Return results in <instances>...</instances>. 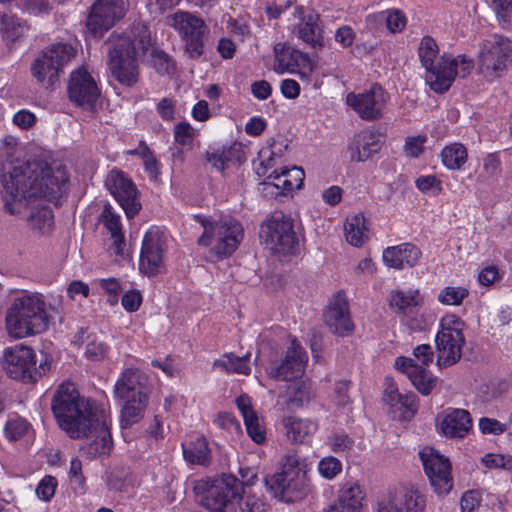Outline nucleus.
<instances>
[{"label":"nucleus","instance_id":"1","mask_svg":"<svg viewBox=\"0 0 512 512\" xmlns=\"http://www.w3.org/2000/svg\"><path fill=\"white\" fill-rule=\"evenodd\" d=\"M51 409L59 427L69 437L90 440L81 450L90 458L108 455L113 441L107 422L100 418L98 411L81 398L75 385L67 382L58 386L54 393Z\"/></svg>","mask_w":512,"mask_h":512},{"label":"nucleus","instance_id":"2","mask_svg":"<svg viewBox=\"0 0 512 512\" xmlns=\"http://www.w3.org/2000/svg\"><path fill=\"white\" fill-rule=\"evenodd\" d=\"M69 176L65 167L56 169L42 162L14 166L2 176L5 209L12 215L21 212L28 199L45 198L58 205L67 191Z\"/></svg>","mask_w":512,"mask_h":512},{"label":"nucleus","instance_id":"3","mask_svg":"<svg viewBox=\"0 0 512 512\" xmlns=\"http://www.w3.org/2000/svg\"><path fill=\"white\" fill-rule=\"evenodd\" d=\"M439 56V47L430 36L421 39L418 57L425 69V82L436 93L449 90L457 76L467 77L475 67L474 60L464 54Z\"/></svg>","mask_w":512,"mask_h":512},{"label":"nucleus","instance_id":"4","mask_svg":"<svg viewBox=\"0 0 512 512\" xmlns=\"http://www.w3.org/2000/svg\"><path fill=\"white\" fill-rule=\"evenodd\" d=\"M5 322L8 335L14 339L40 334L48 327L45 302L37 294L16 297L7 310Z\"/></svg>","mask_w":512,"mask_h":512},{"label":"nucleus","instance_id":"5","mask_svg":"<svg viewBox=\"0 0 512 512\" xmlns=\"http://www.w3.org/2000/svg\"><path fill=\"white\" fill-rule=\"evenodd\" d=\"M195 219L203 227V233L197 240L198 245L209 247L210 254L217 259L230 257L244 238L242 224L232 216L215 219L196 215Z\"/></svg>","mask_w":512,"mask_h":512},{"label":"nucleus","instance_id":"6","mask_svg":"<svg viewBox=\"0 0 512 512\" xmlns=\"http://www.w3.org/2000/svg\"><path fill=\"white\" fill-rule=\"evenodd\" d=\"M199 502L211 512H230L242 499L244 487L233 475L200 480L194 487Z\"/></svg>","mask_w":512,"mask_h":512},{"label":"nucleus","instance_id":"7","mask_svg":"<svg viewBox=\"0 0 512 512\" xmlns=\"http://www.w3.org/2000/svg\"><path fill=\"white\" fill-rule=\"evenodd\" d=\"M51 364L49 355L41 354V358L37 359L36 352L23 344L7 347L3 351V369L10 378L24 383L38 381L50 371Z\"/></svg>","mask_w":512,"mask_h":512},{"label":"nucleus","instance_id":"8","mask_svg":"<svg viewBox=\"0 0 512 512\" xmlns=\"http://www.w3.org/2000/svg\"><path fill=\"white\" fill-rule=\"evenodd\" d=\"M306 465L296 453L283 458L282 470L265 478V484L276 498L290 502L305 494L308 489Z\"/></svg>","mask_w":512,"mask_h":512},{"label":"nucleus","instance_id":"9","mask_svg":"<svg viewBox=\"0 0 512 512\" xmlns=\"http://www.w3.org/2000/svg\"><path fill=\"white\" fill-rule=\"evenodd\" d=\"M464 321L455 314H447L440 320V329L435 337L437 366L447 368L456 364L465 345Z\"/></svg>","mask_w":512,"mask_h":512},{"label":"nucleus","instance_id":"10","mask_svg":"<svg viewBox=\"0 0 512 512\" xmlns=\"http://www.w3.org/2000/svg\"><path fill=\"white\" fill-rule=\"evenodd\" d=\"M512 63V40L494 34L485 39L477 57V69L487 81L502 77Z\"/></svg>","mask_w":512,"mask_h":512},{"label":"nucleus","instance_id":"11","mask_svg":"<svg viewBox=\"0 0 512 512\" xmlns=\"http://www.w3.org/2000/svg\"><path fill=\"white\" fill-rule=\"evenodd\" d=\"M108 46L112 75L123 85H134L138 81L139 52L130 37L111 35Z\"/></svg>","mask_w":512,"mask_h":512},{"label":"nucleus","instance_id":"12","mask_svg":"<svg viewBox=\"0 0 512 512\" xmlns=\"http://www.w3.org/2000/svg\"><path fill=\"white\" fill-rule=\"evenodd\" d=\"M259 236L275 254H293L298 245L293 221L281 211L272 213L262 223Z\"/></svg>","mask_w":512,"mask_h":512},{"label":"nucleus","instance_id":"13","mask_svg":"<svg viewBox=\"0 0 512 512\" xmlns=\"http://www.w3.org/2000/svg\"><path fill=\"white\" fill-rule=\"evenodd\" d=\"M413 358L397 357L394 366L404 373L414 387L423 395H429L436 384L427 366L433 362L434 352L429 344H421L413 349Z\"/></svg>","mask_w":512,"mask_h":512},{"label":"nucleus","instance_id":"14","mask_svg":"<svg viewBox=\"0 0 512 512\" xmlns=\"http://www.w3.org/2000/svg\"><path fill=\"white\" fill-rule=\"evenodd\" d=\"M75 48L63 42L47 46L31 64V74L39 82L52 85L64 67L75 57Z\"/></svg>","mask_w":512,"mask_h":512},{"label":"nucleus","instance_id":"15","mask_svg":"<svg viewBox=\"0 0 512 512\" xmlns=\"http://www.w3.org/2000/svg\"><path fill=\"white\" fill-rule=\"evenodd\" d=\"M389 101V93L378 84H373L362 92H350L346 95V104L364 121L382 119Z\"/></svg>","mask_w":512,"mask_h":512},{"label":"nucleus","instance_id":"16","mask_svg":"<svg viewBox=\"0 0 512 512\" xmlns=\"http://www.w3.org/2000/svg\"><path fill=\"white\" fill-rule=\"evenodd\" d=\"M168 24L173 27L185 41V49L191 58H198L203 53V36L206 25L202 18L187 12L177 11L168 16Z\"/></svg>","mask_w":512,"mask_h":512},{"label":"nucleus","instance_id":"17","mask_svg":"<svg viewBox=\"0 0 512 512\" xmlns=\"http://www.w3.org/2000/svg\"><path fill=\"white\" fill-rule=\"evenodd\" d=\"M167 236L158 227H151L144 235L140 253L139 270L151 277L160 274L165 269V254Z\"/></svg>","mask_w":512,"mask_h":512},{"label":"nucleus","instance_id":"18","mask_svg":"<svg viewBox=\"0 0 512 512\" xmlns=\"http://www.w3.org/2000/svg\"><path fill=\"white\" fill-rule=\"evenodd\" d=\"M124 0H97L91 7L86 21L87 31L94 38H100L117 20L125 15Z\"/></svg>","mask_w":512,"mask_h":512},{"label":"nucleus","instance_id":"19","mask_svg":"<svg viewBox=\"0 0 512 512\" xmlns=\"http://www.w3.org/2000/svg\"><path fill=\"white\" fill-rule=\"evenodd\" d=\"M426 475L438 494H446L453 487L451 463L431 447L423 448L419 453Z\"/></svg>","mask_w":512,"mask_h":512},{"label":"nucleus","instance_id":"20","mask_svg":"<svg viewBox=\"0 0 512 512\" xmlns=\"http://www.w3.org/2000/svg\"><path fill=\"white\" fill-rule=\"evenodd\" d=\"M106 186L128 218H133L141 210L139 193L134 183L121 171H111Z\"/></svg>","mask_w":512,"mask_h":512},{"label":"nucleus","instance_id":"21","mask_svg":"<svg viewBox=\"0 0 512 512\" xmlns=\"http://www.w3.org/2000/svg\"><path fill=\"white\" fill-rule=\"evenodd\" d=\"M67 91L73 103L87 110L94 109L100 96L95 80L83 67L71 72Z\"/></svg>","mask_w":512,"mask_h":512},{"label":"nucleus","instance_id":"22","mask_svg":"<svg viewBox=\"0 0 512 512\" xmlns=\"http://www.w3.org/2000/svg\"><path fill=\"white\" fill-rule=\"evenodd\" d=\"M425 497L413 486L389 492L378 502L377 512H424Z\"/></svg>","mask_w":512,"mask_h":512},{"label":"nucleus","instance_id":"23","mask_svg":"<svg viewBox=\"0 0 512 512\" xmlns=\"http://www.w3.org/2000/svg\"><path fill=\"white\" fill-rule=\"evenodd\" d=\"M307 354L294 338L280 365L271 369L270 376L279 381H293L300 378L305 370Z\"/></svg>","mask_w":512,"mask_h":512},{"label":"nucleus","instance_id":"24","mask_svg":"<svg viewBox=\"0 0 512 512\" xmlns=\"http://www.w3.org/2000/svg\"><path fill=\"white\" fill-rule=\"evenodd\" d=\"M325 324L329 331L337 336L345 337L354 331L348 302L341 293L335 295L324 314Z\"/></svg>","mask_w":512,"mask_h":512},{"label":"nucleus","instance_id":"25","mask_svg":"<svg viewBox=\"0 0 512 512\" xmlns=\"http://www.w3.org/2000/svg\"><path fill=\"white\" fill-rule=\"evenodd\" d=\"M292 15L298 20L295 26L299 39L314 48L323 46L322 31L318 24L319 16L313 12L305 14L302 6H294Z\"/></svg>","mask_w":512,"mask_h":512},{"label":"nucleus","instance_id":"26","mask_svg":"<svg viewBox=\"0 0 512 512\" xmlns=\"http://www.w3.org/2000/svg\"><path fill=\"white\" fill-rule=\"evenodd\" d=\"M382 143L380 135L375 131L362 130L354 135L348 146L352 161L364 162L372 155L378 153Z\"/></svg>","mask_w":512,"mask_h":512},{"label":"nucleus","instance_id":"27","mask_svg":"<svg viewBox=\"0 0 512 512\" xmlns=\"http://www.w3.org/2000/svg\"><path fill=\"white\" fill-rule=\"evenodd\" d=\"M420 258V249L411 243L387 247L382 255L383 262L387 267L398 270L415 266Z\"/></svg>","mask_w":512,"mask_h":512},{"label":"nucleus","instance_id":"28","mask_svg":"<svg viewBox=\"0 0 512 512\" xmlns=\"http://www.w3.org/2000/svg\"><path fill=\"white\" fill-rule=\"evenodd\" d=\"M471 427L470 414L463 409H448L440 424L441 432L450 438H463Z\"/></svg>","mask_w":512,"mask_h":512},{"label":"nucleus","instance_id":"29","mask_svg":"<svg viewBox=\"0 0 512 512\" xmlns=\"http://www.w3.org/2000/svg\"><path fill=\"white\" fill-rule=\"evenodd\" d=\"M98 222L103 224L105 229L110 233L112 239L111 249L113 252L116 255H122L125 242L122 232L121 218L109 203L104 205L103 210L98 217Z\"/></svg>","mask_w":512,"mask_h":512},{"label":"nucleus","instance_id":"30","mask_svg":"<svg viewBox=\"0 0 512 512\" xmlns=\"http://www.w3.org/2000/svg\"><path fill=\"white\" fill-rule=\"evenodd\" d=\"M305 178L304 170L300 167L282 168L281 172L273 171L268 177L265 185H272L281 193L299 189Z\"/></svg>","mask_w":512,"mask_h":512},{"label":"nucleus","instance_id":"31","mask_svg":"<svg viewBox=\"0 0 512 512\" xmlns=\"http://www.w3.org/2000/svg\"><path fill=\"white\" fill-rule=\"evenodd\" d=\"M236 405L244 419V424L249 437L257 444L265 441V430L260 424L259 418L252 408L248 395L242 394L236 399Z\"/></svg>","mask_w":512,"mask_h":512},{"label":"nucleus","instance_id":"32","mask_svg":"<svg viewBox=\"0 0 512 512\" xmlns=\"http://www.w3.org/2000/svg\"><path fill=\"white\" fill-rule=\"evenodd\" d=\"M282 425L287 438L295 443H303L317 430V424L314 421L294 416L283 418Z\"/></svg>","mask_w":512,"mask_h":512},{"label":"nucleus","instance_id":"33","mask_svg":"<svg viewBox=\"0 0 512 512\" xmlns=\"http://www.w3.org/2000/svg\"><path fill=\"white\" fill-rule=\"evenodd\" d=\"M138 391H146L141 384V374L138 370L128 368L117 380L114 393L120 399L137 398Z\"/></svg>","mask_w":512,"mask_h":512},{"label":"nucleus","instance_id":"34","mask_svg":"<svg viewBox=\"0 0 512 512\" xmlns=\"http://www.w3.org/2000/svg\"><path fill=\"white\" fill-rule=\"evenodd\" d=\"M126 403L121 411V427L127 428L138 422L143 417V412L148 403L146 391H138L137 398L125 399Z\"/></svg>","mask_w":512,"mask_h":512},{"label":"nucleus","instance_id":"35","mask_svg":"<svg viewBox=\"0 0 512 512\" xmlns=\"http://www.w3.org/2000/svg\"><path fill=\"white\" fill-rule=\"evenodd\" d=\"M344 230L346 241L355 247L362 246L368 239L366 220L361 214L348 217L344 225Z\"/></svg>","mask_w":512,"mask_h":512},{"label":"nucleus","instance_id":"36","mask_svg":"<svg viewBox=\"0 0 512 512\" xmlns=\"http://www.w3.org/2000/svg\"><path fill=\"white\" fill-rule=\"evenodd\" d=\"M290 384L278 396V404L299 407L309 399V387L304 382L289 381Z\"/></svg>","mask_w":512,"mask_h":512},{"label":"nucleus","instance_id":"37","mask_svg":"<svg viewBox=\"0 0 512 512\" xmlns=\"http://www.w3.org/2000/svg\"><path fill=\"white\" fill-rule=\"evenodd\" d=\"M183 455L187 462L197 465H208L210 462V449L206 439L198 436L188 446L183 445Z\"/></svg>","mask_w":512,"mask_h":512},{"label":"nucleus","instance_id":"38","mask_svg":"<svg viewBox=\"0 0 512 512\" xmlns=\"http://www.w3.org/2000/svg\"><path fill=\"white\" fill-rule=\"evenodd\" d=\"M443 165L450 170H459L467 162L466 147L458 142L445 146L441 151Z\"/></svg>","mask_w":512,"mask_h":512},{"label":"nucleus","instance_id":"39","mask_svg":"<svg viewBox=\"0 0 512 512\" xmlns=\"http://www.w3.org/2000/svg\"><path fill=\"white\" fill-rule=\"evenodd\" d=\"M249 356V354L243 357H238L233 353L225 354L222 358L215 360L213 366L226 373L249 375L251 371L248 365Z\"/></svg>","mask_w":512,"mask_h":512},{"label":"nucleus","instance_id":"40","mask_svg":"<svg viewBox=\"0 0 512 512\" xmlns=\"http://www.w3.org/2000/svg\"><path fill=\"white\" fill-rule=\"evenodd\" d=\"M420 298L417 290H394L389 296V304L398 312L407 313L419 305Z\"/></svg>","mask_w":512,"mask_h":512},{"label":"nucleus","instance_id":"41","mask_svg":"<svg viewBox=\"0 0 512 512\" xmlns=\"http://www.w3.org/2000/svg\"><path fill=\"white\" fill-rule=\"evenodd\" d=\"M363 499L364 491L362 487L356 482H347L339 490L338 498L335 502L359 511Z\"/></svg>","mask_w":512,"mask_h":512},{"label":"nucleus","instance_id":"42","mask_svg":"<svg viewBox=\"0 0 512 512\" xmlns=\"http://www.w3.org/2000/svg\"><path fill=\"white\" fill-rule=\"evenodd\" d=\"M235 155V149L232 147L209 148L205 157L206 161L217 171L223 172L228 163L231 162Z\"/></svg>","mask_w":512,"mask_h":512},{"label":"nucleus","instance_id":"43","mask_svg":"<svg viewBox=\"0 0 512 512\" xmlns=\"http://www.w3.org/2000/svg\"><path fill=\"white\" fill-rule=\"evenodd\" d=\"M31 429L30 423L17 415L10 417L4 426V436L13 442L23 438Z\"/></svg>","mask_w":512,"mask_h":512},{"label":"nucleus","instance_id":"44","mask_svg":"<svg viewBox=\"0 0 512 512\" xmlns=\"http://www.w3.org/2000/svg\"><path fill=\"white\" fill-rule=\"evenodd\" d=\"M53 212L48 207H40L35 212H32L28 221L33 229L41 233H46L52 229L53 226Z\"/></svg>","mask_w":512,"mask_h":512},{"label":"nucleus","instance_id":"45","mask_svg":"<svg viewBox=\"0 0 512 512\" xmlns=\"http://www.w3.org/2000/svg\"><path fill=\"white\" fill-rule=\"evenodd\" d=\"M1 32L4 38L15 41L25 32V25L15 16L3 15L1 20Z\"/></svg>","mask_w":512,"mask_h":512},{"label":"nucleus","instance_id":"46","mask_svg":"<svg viewBox=\"0 0 512 512\" xmlns=\"http://www.w3.org/2000/svg\"><path fill=\"white\" fill-rule=\"evenodd\" d=\"M198 135V130L187 121H181L174 126V140L180 146H190Z\"/></svg>","mask_w":512,"mask_h":512},{"label":"nucleus","instance_id":"47","mask_svg":"<svg viewBox=\"0 0 512 512\" xmlns=\"http://www.w3.org/2000/svg\"><path fill=\"white\" fill-rule=\"evenodd\" d=\"M377 18L380 22H384L391 33L402 31L406 25V17L399 10L381 11L375 19Z\"/></svg>","mask_w":512,"mask_h":512},{"label":"nucleus","instance_id":"48","mask_svg":"<svg viewBox=\"0 0 512 512\" xmlns=\"http://www.w3.org/2000/svg\"><path fill=\"white\" fill-rule=\"evenodd\" d=\"M92 284L102 289L106 294H108V302L110 305H115L118 302V294L121 292L122 288L117 278L109 277V278H98L92 281Z\"/></svg>","mask_w":512,"mask_h":512},{"label":"nucleus","instance_id":"49","mask_svg":"<svg viewBox=\"0 0 512 512\" xmlns=\"http://www.w3.org/2000/svg\"><path fill=\"white\" fill-rule=\"evenodd\" d=\"M468 294L464 287L447 286L439 293L438 301L444 305H460Z\"/></svg>","mask_w":512,"mask_h":512},{"label":"nucleus","instance_id":"50","mask_svg":"<svg viewBox=\"0 0 512 512\" xmlns=\"http://www.w3.org/2000/svg\"><path fill=\"white\" fill-rule=\"evenodd\" d=\"M318 471L323 478L331 480L342 471V463L333 456H327L319 461Z\"/></svg>","mask_w":512,"mask_h":512},{"label":"nucleus","instance_id":"51","mask_svg":"<svg viewBox=\"0 0 512 512\" xmlns=\"http://www.w3.org/2000/svg\"><path fill=\"white\" fill-rule=\"evenodd\" d=\"M329 444L335 453H350L354 447V440L347 434L336 433L329 437Z\"/></svg>","mask_w":512,"mask_h":512},{"label":"nucleus","instance_id":"52","mask_svg":"<svg viewBox=\"0 0 512 512\" xmlns=\"http://www.w3.org/2000/svg\"><path fill=\"white\" fill-rule=\"evenodd\" d=\"M56 487L57 480L53 476L47 475L38 483L36 495L40 500L48 502L54 496Z\"/></svg>","mask_w":512,"mask_h":512},{"label":"nucleus","instance_id":"53","mask_svg":"<svg viewBox=\"0 0 512 512\" xmlns=\"http://www.w3.org/2000/svg\"><path fill=\"white\" fill-rule=\"evenodd\" d=\"M483 463L488 468H501L512 470V456L502 454H486L483 457Z\"/></svg>","mask_w":512,"mask_h":512},{"label":"nucleus","instance_id":"54","mask_svg":"<svg viewBox=\"0 0 512 512\" xmlns=\"http://www.w3.org/2000/svg\"><path fill=\"white\" fill-rule=\"evenodd\" d=\"M417 188L423 193L432 192L438 195L441 192V181L434 175L421 176L416 180Z\"/></svg>","mask_w":512,"mask_h":512},{"label":"nucleus","instance_id":"55","mask_svg":"<svg viewBox=\"0 0 512 512\" xmlns=\"http://www.w3.org/2000/svg\"><path fill=\"white\" fill-rule=\"evenodd\" d=\"M108 353L107 345L102 341L92 340L86 345L85 355L91 361H100Z\"/></svg>","mask_w":512,"mask_h":512},{"label":"nucleus","instance_id":"56","mask_svg":"<svg viewBox=\"0 0 512 512\" xmlns=\"http://www.w3.org/2000/svg\"><path fill=\"white\" fill-rule=\"evenodd\" d=\"M131 153L141 155L145 169L151 176L156 177L158 175V162L153 152L147 146H144L141 150L131 151Z\"/></svg>","mask_w":512,"mask_h":512},{"label":"nucleus","instance_id":"57","mask_svg":"<svg viewBox=\"0 0 512 512\" xmlns=\"http://www.w3.org/2000/svg\"><path fill=\"white\" fill-rule=\"evenodd\" d=\"M426 136L418 135L408 137L405 141L404 150L408 156L418 157L424 150Z\"/></svg>","mask_w":512,"mask_h":512},{"label":"nucleus","instance_id":"58","mask_svg":"<svg viewBox=\"0 0 512 512\" xmlns=\"http://www.w3.org/2000/svg\"><path fill=\"white\" fill-rule=\"evenodd\" d=\"M479 429L483 434L499 435L506 431V425L496 419L483 417L479 420Z\"/></svg>","mask_w":512,"mask_h":512},{"label":"nucleus","instance_id":"59","mask_svg":"<svg viewBox=\"0 0 512 512\" xmlns=\"http://www.w3.org/2000/svg\"><path fill=\"white\" fill-rule=\"evenodd\" d=\"M274 54L278 61V66L283 69L291 65V62L287 60V56L293 57L294 55H301L299 52L292 50L289 46L281 43L274 46Z\"/></svg>","mask_w":512,"mask_h":512},{"label":"nucleus","instance_id":"60","mask_svg":"<svg viewBox=\"0 0 512 512\" xmlns=\"http://www.w3.org/2000/svg\"><path fill=\"white\" fill-rule=\"evenodd\" d=\"M480 503L481 497L477 491H467L461 498V510L462 512H476L480 506Z\"/></svg>","mask_w":512,"mask_h":512},{"label":"nucleus","instance_id":"61","mask_svg":"<svg viewBox=\"0 0 512 512\" xmlns=\"http://www.w3.org/2000/svg\"><path fill=\"white\" fill-rule=\"evenodd\" d=\"M142 303V295L137 290L127 291L121 300L123 308L128 312H135L139 309Z\"/></svg>","mask_w":512,"mask_h":512},{"label":"nucleus","instance_id":"62","mask_svg":"<svg viewBox=\"0 0 512 512\" xmlns=\"http://www.w3.org/2000/svg\"><path fill=\"white\" fill-rule=\"evenodd\" d=\"M238 503L239 506L234 505L230 512H264L265 510V505L253 497H247L245 500L241 499Z\"/></svg>","mask_w":512,"mask_h":512},{"label":"nucleus","instance_id":"63","mask_svg":"<svg viewBox=\"0 0 512 512\" xmlns=\"http://www.w3.org/2000/svg\"><path fill=\"white\" fill-rule=\"evenodd\" d=\"M499 22L507 23L512 13V0H492Z\"/></svg>","mask_w":512,"mask_h":512},{"label":"nucleus","instance_id":"64","mask_svg":"<svg viewBox=\"0 0 512 512\" xmlns=\"http://www.w3.org/2000/svg\"><path fill=\"white\" fill-rule=\"evenodd\" d=\"M214 423L222 428V429H226V430H239L240 429V424L239 422L237 421V419L235 418V416L231 413H228V412H221L218 414V416L216 417V419L214 420Z\"/></svg>","mask_w":512,"mask_h":512}]
</instances>
